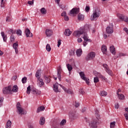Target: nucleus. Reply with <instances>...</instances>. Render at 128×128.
I'll return each instance as SVG.
<instances>
[{"label": "nucleus", "mask_w": 128, "mask_h": 128, "mask_svg": "<svg viewBox=\"0 0 128 128\" xmlns=\"http://www.w3.org/2000/svg\"><path fill=\"white\" fill-rule=\"evenodd\" d=\"M90 10V6H86L85 8V11L86 12H88Z\"/></svg>", "instance_id": "48"}, {"label": "nucleus", "mask_w": 128, "mask_h": 128, "mask_svg": "<svg viewBox=\"0 0 128 128\" xmlns=\"http://www.w3.org/2000/svg\"><path fill=\"white\" fill-rule=\"evenodd\" d=\"M25 34L27 38H32V36H34L32 33H30V30L28 28H26L25 30Z\"/></svg>", "instance_id": "15"}, {"label": "nucleus", "mask_w": 128, "mask_h": 128, "mask_svg": "<svg viewBox=\"0 0 128 128\" xmlns=\"http://www.w3.org/2000/svg\"><path fill=\"white\" fill-rule=\"evenodd\" d=\"M30 90H32L30 89V86H28L27 88L26 94H30Z\"/></svg>", "instance_id": "46"}, {"label": "nucleus", "mask_w": 128, "mask_h": 128, "mask_svg": "<svg viewBox=\"0 0 128 128\" xmlns=\"http://www.w3.org/2000/svg\"><path fill=\"white\" fill-rule=\"evenodd\" d=\"M106 32H107V34H112V32H114V28L110 26L106 27Z\"/></svg>", "instance_id": "16"}, {"label": "nucleus", "mask_w": 128, "mask_h": 128, "mask_svg": "<svg viewBox=\"0 0 128 128\" xmlns=\"http://www.w3.org/2000/svg\"><path fill=\"white\" fill-rule=\"evenodd\" d=\"M86 42L87 41H84L83 42L84 46H86V44H88V42Z\"/></svg>", "instance_id": "60"}, {"label": "nucleus", "mask_w": 128, "mask_h": 128, "mask_svg": "<svg viewBox=\"0 0 128 128\" xmlns=\"http://www.w3.org/2000/svg\"><path fill=\"white\" fill-rule=\"evenodd\" d=\"M86 108H82L81 110L82 112H86Z\"/></svg>", "instance_id": "63"}, {"label": "nucleus", "mask_w": 128, "mask_h": 128, "mask_svg": "<svg viewBox=\"0 0 128 128\" xmlns=\"http://www.w3.org/2000/svg\"><path fill=\"white\" fill-rule=\"evenodd\" d=\"M28 4L30 6H32V4H34V1H28Z\"/></svg>", "instance_id": "56"}, {"label": "nucleus", "mask_w": 128, "mask_h": 128, "mask_svg": "<svg viewBox=\"0 0 128 128\" xmlns=\"http://www.w3.org/2000/svg\"><path fill=\"white\" fill-rule=\"evenodd\" d=\"M18 48V42L14 43L13 44V48L16 49V48Z\"/></svg>", "instance_id": "41"}, {"label": "nucleus", "mask_w": 128, "mask_h": 128, "mask_svg": "<svg viewBox=\"0 0 128 128\" xmlns=\"http://www.w3.org/2000/svg\"><path fill=\"white\" fill-rule=\"evenodd\" d=\"M12 88V86H8V87L4 88L2 90L3 94H10Z\"/></svg>", "instance_id": "9"}, {"label": "nucleus", "mask_w": 128, "mask_h": 128, "mask_svg": "<svg viewBox=\"0 0 128 128\" xmlns=\"http://www.w3.org/2000/svg\"><path fill=\"white\" fill-rule=\"evenodd\" d=\"M124 116L126 120H128V112L124 114Z\"/></svg>", "instance_id": "49"}, {"label": "nucleus", "mask_w": 128, "mask_h": 128, "mask_svg": "<svg viewBox=\"0 0 128 128\" xmlns=\"http://www.w3.org/2000/svg\"><path fill=\"white\" fill-rule=\"evenodd\" d=\"M115 108H120V104H115Z\"/></svg>", "instance_id": "62"}, {"label": "nucleus", "mask_w": 128, "mask_h": 128, "mask_svg": "<svg viewBox=\"0 0 128 128\" xmlns=\"http://www.w3.org/2000/svg\"><path fill=\"white\" fill-rule=\"evenodd\" d=\"M100 96H108V92L106 91H101L100 93Z\"/></svg>", "instance_id": "32"}, {"label": "nucleus", "mask_w": 128, "mask_h": 128, "mask_svg": "<svg viewBox=\"0 0 128 128\" xmlns=\"http://www.w3.org/2000/svg\"><path fill=\"white\" fill-rule=\"evenodd\" d=\"M126 56V54H124V53H120L119 54V56Z\"/></svg>", "instance_id": "54"}, {"label": "nucleus", "mask_w": 128, "mask_h": 128, "mask_svg": "<svg viewBox=\"0 0 128 128\" xmlns=\"http://www.w3.org/2000/svg\"><path fill=\"white\" fill-rule=\"evenodd\" d=\"M1 36L3 38L4 42H6V40H8V37L6 36V35L4 32H2Z\"/></svg>", "instance_id": "28"}, {"label": "nucleus", "mask_w": 128, "mask_h": 128, "mask_svg": "<svg viewBox=\"0 0 128 128\" xmlns=\"http://www.w3.org/2000/svg\"><path fill=\"white\" fill-rule=\"evenodd\" d=\"M66 122V120H62L60 122V126H64V124Z\"/></svg>", "instance_id": "43"}, {"label": "nucleus", "mask_w": 128, "mask_h": 128, "mask_svg": "<svg viewBox=\"0 0 128 128\" xmlns=\"http://www.w3.org/2000/svg\"><path fill=\"white\" fill-rule=\"evenodd\" d=\"M6 22H10V17L7 16L6 18Z\"/></svg>", "instance_id": "57"}, {"label": "nucleus", "mask_w": 128, "mask_h": 128, "mask_svg": "<svg viewBox=\"0 0 128 128\" xmlns=\"http://www.w3.org/2000/svg\"><path fill=\"white\" fill-rule=\"evenodd\" d=\"M77 56H80L82 54V49H78L76 51Z\"/></svg>", "instance_id": "27"}, {"label": "nucleus", "mask_w": 128, "mask_h": 128, "mask_svg": "<svg viewBox=\"0 0 128 128\" xmlns=\"http://www.w3.org/2000/svg\"><path fill=\"white\" fill-rule=\"evenodd\" d=\"M57 70H58V73H57L58 78L59 80H61L62 76L60 74H62V66H59Z\"/></svg>", "instance_id": "12"}, {"label": "nucleus", "mask_w": 128, "mask_h": 128, "mask_svg": "<svg viewBox=\"0 0 128 128\" xmlns=\"http://www.w3.org/2000/svg\"><path fill=\"white\" fill-rule=\"evenodd\" d=\"M66 66L69 72H72V65H70V64H66Z\"/></svg>", "instance_id": "30"}, {"label": "nucleus", "mask_w": 128, "mask_h": 128, "mask_svg": "<svg viewBox=\"0 0 128 128\" xmlns=\"http://www.w3.org/2000/svg\"><path fill=\"white\" fill-rule=\"evenodd\" d=\"M96 58V52H90L86 57V60H92Z\"/></svg>", "instance_id": "6"}, {"label": "nucleus", "mask_w": 128, "mask_h": 128, "mask_svg": "<svg viewBox=\"0 0 128 128\" xmlns=\"http://www.w3.org/2000/svg\"><path fill=\"white\" fill-rule=\"evenodd\" d=\"M16 108L19 114H24V109L22 108L20 102H18L16 104Z\"/></svg>", "instance_id": "7"}, {"label": "nucleus", "mask_w": 128, "mask_h": 128, "mask_svg": "<svg viewBox=\"0 0 128 128\" xmlns=\"http://www.w3.org/2000/svg\"><path fill=\"white\" fill-rule=\"evenodd\" d=\"M44 85V80L42 79V78H37V86H39V88H42V86Z\"/></svg>", "instance_id": "11"}, {"label": "nucleus", "mask_w": 128, "mask_h": 128, "mask_svg": "<svg viewBox=\"0 0 128 128\" xmlns=\"http://www.w3.org/2000/svg\"><path fill=\"white\" fill-rule=\"evenodd\" d=\"M46 108L44 106H40L37 108L36 112H44Z\"/></svg>", "instance_id": "24"}, {"label": "nucleus", "mask_w": 128, "mask_h": 128, "mask_svg": "<svg viewBox=\"0 0 128 128\" xmlns=\"http://www.w3.org/2000/svg\"><path fill=\"white\" fill-rule=\"evenodd\" d=\"M116 122H111L110 123V128H114L116 126Z\"/></svg>", "instance_id": "37"}, {"label": "nucleus", "mask_w": 128, "mask_h": 128, "mask_svg": "<svg viewBox=\"0 0 128 128\" xmlns=\"http://www.w3.org/2000/svg\"><path fill=\"white\" fill-rule=\"evenodd\" d=\"M40 72H42V70H38L36 72V77L37 79L40 78Z\"/></svg>", "instance_id": "26"}, {"label": "nucleus", "mask_w": 128, "mask_h": 128, "mask_svg": "<svg viewBox=\"0 0 128 128\" xmlns=\"http://www.w3.org/2000/svg\"><path fill=\"white\" fill-rule=\"evenodd\" d=\"M61 44H62V40H58V44H57L58 48H60Z\"/></svg>", "instance_id": "50"}, {"label": "nucleus", "mask_w": 128, "mask_h": 128, "mask_svg": "<svg viewBox=\"0 0 128 128\" xmlns=\"http://www.w3.org/2000/svg\"><path fill=\"white\" fill-rule=\"evenodd\" d=\"M80 103H78V102H75V106L76 108H78V106H80Z\"/></svg>", "instance_id": "55"}, {"label": "nucleus", "mask_w": 128, "mask_h": 128, "mask_svg": "<svg viewBox=\"0 0 128 128\" xmlns=\"http://www.w3.org/2000/svg\"><path fill=\"white\" fill-rule=\"evenodd\" d=\"M78 20H84V16L82 14H78Z\"/></svg>", "instance_id": "31"}, {"label": "nucleus", "mask_w": 128, "mask_h": 128, "mask_svg": "<svg viewBox=\"0 0 128 128\" xmlns=\"http://www.w3.org/2000/svg\"><path fill=\"white\" fill-rule=\"evenodd\" d=\"M119 100H124V96L122 94H119L118 92H116Z\"/></svg>", "instance_id": "34"}, {"label": "nucleus", "mask_w": 128, "mask_h": 128, "mask_svg": "<svg viewBox=\"0 0 128 128\" xmlns=\"http://www.w3.org/2000/svg\"><path fill=\"white\" fill-rule=\"evenodd\" d=\"M54 90L55 92H58V84H54Z\"/></svg>", "instance_id": "23"}, {"label": "nucleus", "mask_w": 128, "mask_h": 128, "mask_svg": "<svg viewBox=\"0 0 128 128\" xmlns=\"http://www.w3.org/2000/svg\"><path fill=\"white\" fill-rule=\"evenodd\" d=\"M88 30L90 28L88 27H84V30H80L78 31H75L73 33V36H76V38H79V36H80L81 34H84L83 36H82V38H84V42H92V40L90 39H88V34L86 32H88Z\"/></svg>", "instance_id": "1"}, {"label": "nucleus", "mask_w": 128, "mask_h": 128, "mask_svg": "<svg viewBox=\"0 0 128 128\" xmlns=\"http://www.w3.org/2000/svg\"><path fill=\"white\" fill-rule=\"evenodd\" d=\"M32 92L34 94H40V92L38 91V90H36V88H32Z\"/></svg>", "instance_id": "19"}, {"label": "nucleus", "mask_w": 128, "mask_h": 128, "mask_svg": "<svg viewBox=\"0 0 128 128\" xmlns=\"http://www.w3.org/2000/svg\"><path fill=\"white\" fill-rule=\"evenodd\" d=\"M80 12V8H73L70 11V14H78Z\"/></svg>", "instance_id": "14"}, {"label": "nucleus", "mask_w": 128, "mask_h": 128, "mask_svg": "<svg viewBox=\"0 0 128 128\" xmlns=\"http://www.w3.org/2000/svg\"><path fill=\"white\" fill-rule=\"evenodd\" d=\"M72 34V32L70 30V29H66L64 31V34L66 36H70Z\"/></svg>", "instance_id": "20"}, {"label": "nucleus", "mask_w": 128, "mask_h": 128, "mask_svg": "<svg viewBox=\"0 0 128 128\" xmlns=\"http://www.w3.org/2000/svg\"><path fill=\"white\" fill-rule=\"evenodd\" d=\"M58 4L60 8H62V4H60V2L58 3Z\"/></svg>", "instance_id": "64"}, {"label": "nucleus", "mask_w": 128, "mask_h": 128, "mask_svg": "<svg viewBox=\"0 0 128 128\" xmlns=\"http://www.w3.org/2000/svg\"><path fill=\"white\" fill-rule=\"evenodd\" d=\"M77 41L78 42H82V38H78Z\"/></svg>", "instance_id": "61"}, {"label": "nucleus", "mask_w": 128, "mask_h": 128, "mask_svg": "<svg viewBox=\"0 0 128 128\" xmlns=\"http://www.w3.org/2000/svg\"><path fill=\"white\" fill-rule=\"evenodd\" d=\"M14 92H18V86L15 85L12 87V90Z\"/></svg>", "instance_id": "38"}, {"label": "nucleus", "mask_w": 128, "mask_h": 128, "mask_svg": "<svg viewBox=\"0 0 128 128\" xmlns=\"http://www.w3.org/2000/svg\"><path fill=\"white\" fill-rule=\"evenodd\" d=\"M80 94H84V90L82 89L80 90Z\"/></svg>", "instance_id": "58"}, {"label": "nucleus", "mask_w": 128, "mask_h": 128, "mask_svg": "<svg viewBox=\"0 0 128 128\" xmlns=\"http://www.w3.org/2000/svg\"><path fill=\"white\" fill-rule=\"evenodd\" d=\"M6 0H1V8H4L6 6Z\"/></svg>", "instance_id": "35"}, {"label": "nucleus", "mask_w": 128, "mask_h": 128, "mask_svg": "<svg viewBox=\"0 0 128 128\" xmlns=\"http://www.w3.org/2000/svg\"><path fill=\"white\" fill-rule=\"evenodd\" d=\"M10 40L11 42H14V36L13 35H11L10 37Z\"/></svg>", "instance_id": "52"}, {"label": "nucleus", "mask_w": 128, "mask_h": 128, "mask_svg": "<svg viewBox=\"0 0 128 128\" xmlns=\"http://www.w3.org/2000/svg\"><path fill=\"white\" fill-rule=\"evenodd\" d=\"M70 56H74V52L72 50L70 52Z\"/></svg>", "instance_id": "59"}, {"label": "nucleus", "mask_w": 128, "mask_h": 128, "mask_svg": "<svg viewBox=\"0 0 128 128\" xmlns=\"http://www.w3.org/2000/svg\"><path fill=\"white\" fill-rule=\"evenodd\" d=\"M98 112V110L95 111V115L96 120H94L92 122L91 124H90V126L92 128H98V124H100V114Z\"/></svg>", "instance_id": "2"}, {"label": "nucleus", "mask_w": 128, "mask_h": 128, "mask_svg": "<svg viewBox=\"0 0 128 128\" xmlns=\"http://www.w3.org/2000/svg\"><path fill=\"white\" fill-rule=\"evenodd\" d=\"M62 16H66V12H63L61 14Z\"/></svg>", "instance_id": "53"}, {"label": "nucleus", "mask_w": 128, "mask_h": 128, "mask_svg": "<svg viewBox=\"0 0 128 128\" xmlns=\"http://www.w3.org/2000/svg\"><path fill=\"white\" fill-rule=\"evenodd\" d=\"M27 80L28 78H26V77H24L22 80V84H26Z\"/></svg>", "instance_id": "44"}, {"label": "nucleus", "mask_w": 128, "mask_h": 128, "mask_svg": "<svg viewBox=\"0 0 128 128\" xmlns=\"http://www.w3.org/2000/svg\"><path fill=\"white\" fill-rule=\"evenodd\" d=\"M10 34H14L16 31V30H12V29H10L8 31Z\"/></svg>", "instance_id": "39"}, {"label": "nucleus", "mask_w": 128, "mask_h": 128, "mask_svg": "<svg viewBox=\"0 0 128 128\" xmlns=\"http://www.w3.org/2000/svg\"><path fill=\"white\" fill-rule=\"evenodd\" d=\"M58 126H60V122H54L51 128H58Z\"/></svg>", "instance_id": "22"}, {"label": "nucleus", "mask_w": 128, "mask_h": 128, "mask_svg": "<svg viewBox=\"0 0 128 128\" xmlns=\"http://www.w3.org/2000/svg\"><path fill=\"white\" fill-rule=\"evenodd\" d=\"M40 12L42 14H46V8H42L40 9Z\"/></svg>", "instance_id": "36"}, {"label": "nucleus", "mask_w": 128, "mask_h": 128, "mask_svg": "<svg viewBox=\"0 0 128 128\" xmlns=\"http://www.w3.org/2000/svg\"><path fill=\"white\" fill-rule=\"evenodd\" d=\"M94 74L96 76H98L100 78H102V80H105V82H106V80H108V78H106L104 76L101 74L100 73V72H98L96 71H94Z\"/></svg>", "instance_id": "10"}, {"label": "nucleus", "mask_w": 128, "mask_h": 128, "mask_svg": "<svg viewBox=\"0 0 128 128\" xmlns=\"http://www.w3.org/2000/svg\"><path fill=\"white\" fill-rule=\"evenodd\" d=\"M79 74L82 80H84L86 84H90V79L86 77V75L84 74V72H81L79 73Z\"/></svg>", "instance_id": "4"}, {"label": "nucleus", "mask_w": 128, "mask_h": 128, "mask_svg": "<svg viewBox=\"0 0 128 128\" xmlns=\"http://www.w3.org/2000/svg\"><path fill=\"white\" fill-rule=\"evenodd\" d=\"M70 118H72V120H74V118H76V114H70Z\"/></svg>", "instance_id": "42"}, {"label": "nucleus", "mask_w": 128, "mask_h": 128, "mask_svg": "<svg viewBox=\"0 0 128 128\" xmlns=\"http://www.w3.org/2000/svg\"><path fill=\"white\" fill-rule=\"evenodd\" d=\"M110 50L112 54H116V48L114 46H112L110 48Z\"/></svg>", "instance_id": "21"}, {"label": "nucleus", "mask_w": 128, "mask_h": 128, "mask_svg": "<svg viewBox=\"0 0 128 128\" xmlns=\"http://www.w3.org/2000/svg\"><path fill=\"white\" fill-rule=\"evenodd\" d=\"M44 122H46V118L44 117H41L40 120V126H44Z\"/></svg>", "instance_id": "25"}, {"label": "nucleus", "mask_w": 128, "mask_h": 128, "mask_svg": "<svg viewBox=\"0 0 128 128\" xmlns=\"http://www.w3.org/2000/svg\"><path fill=\"white\" fill-rule=\"evenodd\" d=\"M44 80L46 84H50V76H44Z\"/></svg>", "instance_id": "18"}, {"label": "nucleus", "mask_w": 128, "mask_h": 128, "mask_svg": "<svg viewBox=\"0 0 128 128\" xmlns=\"http://www.w3.org/2000/svg\"><path fill=\"white\" fill-rule=\"evenodd\" d=\"M103 67L104 68H105V70L109 76H114V74L112 73V71L110 69V68H108V66L106 64H102Z\"/></svg>", "instance_id": "5"}, {"label": "nucleus", "mask_w": 128, "mask_h": 128, "mask_svg": "<svg viewBox=\"0 0 128 128\" xmlns=\"http://www.w3.org/2000/svg\"><path fill=\"white\" fill-rule=\"evenodd\" d=\"M12 126V121L8 120L6 124V128H10Z\"/></svg>", "instance_id": "33"}, {"label": "nucleus", "mask_w": 128, "mask_h": 128, "mask_svg": "<svg viewBox=\"0 0 128 128\" xmlns=\"http://www.w3.org/2000/svg\"><path fill=\"white\" fill-rule=\"evenodd\" d=\"M46 36H52V30L46 29Z\"/></svg>", "instance_id": "17"}, {"label": "nucleus", "mask_w": 128, "mask_h": 128, "mask_svg": "<svg viewBox=\"0 0 128 128\" xmlns=\"http://www.w3.org/2000/svg\"><path fill=\"white\" fill-rule=\"evenodd\" d=\"M117 16L119 20H120L122 22H128V16L122 14H118Z\"/></svg>", "instance_id": "8"}, {"label": "nucleus", "mask_w": 128, "mask_h": 128, "mask_svg": "<svg viewBox=\"0 0 128 128\" xmlns=\"http://www.w3.org/2000/svg\"><path fill=\"white\" fill-rule=\"evenodd\" d=\"M100 16V11L98 10H96L94 11L93 14L91 15V20H96Z\"/></svg>", "instance_id": "3"}, {"label": "nucleus", "mask_w": 128, "mask_h": 128, "mask_svg": "<svg viewBox=\"0 0 128 128\" xmlns=\"http://www.w3.org/2000/svg\"><path fill=\"white\" fill-rule=\"evenodd\" d=\"M59 86L62 88V90H64V92H66L67 94H72V90L70 89H66L64 86H62V85L60 84Z\"/></svg>", "instance_id": "13"}, {"label": "nucleus", "mask_w": 128, "mask_h": 128, "mask_svg": "<svg viewBox=\"0 0 128 128\" xmlns=\"http://www.w3.org/2000/svg\"><path fill=\"white\" fill-rule=\"evenodd\" d=\"M46 50L48 52H50L52 50V48H50V44H46Z\"/></svg>", "instance_id": "40"}, {"label": "nucleus", "mask_w": 128, "mask_h": 128, "mask_svg": "<svg viewBox=\"0 0 128 128\" xmlns=\"http://www.w3.org/2000/svg\"><path fill=\"white\" fill-rule=\"evenodd\" d=\"M16 34L18 36H22V31L20 30H17Z\"/></svg>", "instance_id": "47"}, {"label": "nucleus", "mask_w": 128, "mask_h": 128, "mask_svg": "<svg viewBox=\"0 0 128 128\" xmlns=\"http://www.w3.org/2000/svg\"><path fill=\"white\" fill-rule=\"evenodd\" d=\"M64 20H66V21H68L70 20V18H68V16L66 15V16H64Z\"/></svg>", "instance_id": "51"}, {"label": "nucleus", "mask_w": 128, "mask_h": 128, "mask_svg": "<svg viewBox=\"0 0 128 128\" xmlns=\"http://www.w3.org/2000/svg\"><path fill=\"white\" fill-rule=\"evenodd\" d=\"M106 45L104 44L102 46V50L104 54H106Z\"/></svg>", "instance_id": "29"}, {"label": "nucleus", "mask_w": 128, "mask_h": 128, "mask_svg": "<svg viewBox=\"0 0 128 128\" xmlns=\"http://www.w3.org/2000/svg\"><path fill=\"white\" fill-rule=\"evenodd\" d=\"M94 80L95 84H96V82H100V80L98 76L94 78Z\"/></svg>", "instance_id": "45"}]
</instances>
